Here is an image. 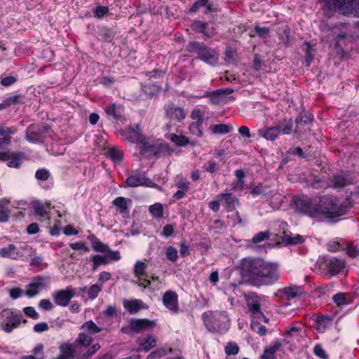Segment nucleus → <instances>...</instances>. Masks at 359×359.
<instances>
[{"label":"nucleus","instance_id":"obj_1","mask_svg":"<svg viewBox=\"0 0 359 359\" xmlns=\"http://www.w3.org/2000/svg\"><path fill=\"white\" fill-rule=\"evenodd\" d=\"M294 202L298 212L316 219H334L344 215L348 209L346 201L328 195L314 198H298Z\"/></svg>","mask_w":359,"mask_h":359},{"label":"nucleus","instance_id":"obj_2","mask_svg":"<svg viewBox=\"0 0 359 359\" xmlns=\"http://www.w3.org/2000/svg\"><path fill=\"white\" fill-rule=\"evenodd\" d=\"M241 271L255 286L270 285L280 278L278 265L259 258H245L241 264Z\"/></svg>","mask_w":359,"mask_h":359},{"label":"nucleus","instance_id":"obj_3","mask_svg":"<svg viewBox=\"0 0 359 359\" xmlns=\"http://www.w3.org/2000/svg\"><path fill=\"white\" fill-rule=\"evenodd\" d=\"M201 318L205 327L213 333H224L230 327V318L226 311H206Z\"/></svg>","mask_w":359,"mask_h":359},{"label":"nucleus","instance_id":"obj_4","mask_svg":"<svg viewBox=\"0 0 359 359\" xmlns=\"http://www.w3.org/2000/svg\"><path fill=\"white\" fill-rule=\"evenodd\" d=\"M319 28L322 32L325 34L332 33L336 41L335 46L337 48L341 46V41L346 39L351 32L350 25L343 22L334 24L327 21H322L320 23Z\"/></svg>","mask_w":359,"mask_h":359},{"label":"nucleus","instance_id":"obj_5","mask_svg":"<svg viewBox=\"0 0 359 359\" xmlns=\"http://www.w3.org/2000/svg\"><path fill=\"white\" fill-rule=\"evenodd\" d=\"M319 28L322 32L325 34L332 33L336 41L335 46L337 48L341 46V41L346 39L351 32L350 25L343 22L334 24L327 21H322L320 23Z\"/></svg>","mask_w":359,"mask_h":359},{"label":"nucleus","instance_id":"obj_6","mask_svg":"<svg viewBox=\"0 0 359 359\" xmlns=\"http://www.w3.org/2000/svg\"><path fill=\"white\" fill-rule=\"evenodd\" d=\"M23 322V316L20 311L5 309L0 313V330L6 333H11L15 329L20 327Z\"/></svg>","mask_w":359,"mask_h":359},{"label":"nucleus","instance_id":"obj_7","mask_svg":"<svg viewBox=\"0 0 359 359\" xmlns=\"http://www.w3.org/2000/svg\"><path fill=\"white\" fill-rule=\"evenodd\" d=\"M330 11H338L344 15L353 14L359 18V0H323Z\"/></svg>","mask_w":359,"mask_h":359},{"label":"nucleus","instance_id":"obj_8","mask_svg":"<svg viewBox=\"0 0 359 359\" xmlns=\"http://www.w3.org/2000/svg\"><path fill=\"white\" fill-rule=\"evenodd\" d=\"M118 133L125 140L137 144L142 154H145L147 151L154 149V147L149 144L146 138L141 134L138 124H136L134 127L130 126L124 130H121Z\"/></svg>","mask_w":359,"mask_h":359},{"label":"nucleus","instance_id":"obj_9","mask_svg":"<svg viewBox=\"0 0 359 359\" xmlns=\"http://www.w3.org/2000/svg\"><path fill=\"white\" fill-rule=\"evenodd\" d=\"M189 52L195 53L198 58L205 63L215 65L218 62L219 53L215 49L198 41L191 42L188 46Z\"/></svg>","mask_w":359,"mask_h":359},{"label":"nucleus","instance_id":"obj_10","mask_svg":"<svg viewBox=\"0 0 359 359\" xmlns=\"http://www.w3.org/2000/svg\"><path fill=\"white\" fill-rule=\"evenodd\" d=\"M32 248L27 245L16 246L9 244L7 247L0 249V257L11 259H24L27 255H31Z\"/></svg>","mask_w":359,"mask_h":359},{"label":"nucleus","instance_id":"obj_11","mask_svg":"<svg viewBox=\"0 0 359 359\" xmlns=\"http://www.w3.org/2000/svg\"><path fill=\"white\" fill-rule=\"evenodd\" d=\"M278 225L280 230L283 231H278V232H276V236L278 237L283 243L286 245H298L304 242L305 238L303 236L299 234H295L293 236L290 232L287 233L285 231L287 226L286 222H280L278 223Z\"/></svg>","mask_w":359,"mask_h":359},{"label":"nucleus","instance_id":"obj_12","mask_svg":"<svg viewBox=\"0 0 359 359\" xmlns=\"http://www.w3.org/2000/svg\"><path fill=\"white\" fill-rule=\"evenodd\" d=\"M147 265L141 260H137L133 267V273L137 278L135 282L139 286L147 288L150 285L151 281L147 279L148 275L146 272Z\"/></svg>","mask_w":359,"mask_h":359},{"label":"nucleus","instance_id":"obj_13","mask_svg":"<svg viewBox=\"0 0 359 359\" xmlns=\"http://www.w3.org/2000/svg\"><path fill=\"white\" fill-rule=\"evenodd\" d=\"M149 187L159 188L158 185L153 183L151 180L146 177L144 174H135L128 176L124 183V187Z\"/></svg>","mask_w":359,"mask_h":359},{"label":"nucleus","instance_id":"obj_14","mask_svg":"<svg viewBox=\"0 0 359 359\" xmlns=\"http://www.w3.org/2000/svg\"><path fill=\"white\" fill-rule=\"evenodd\" d=\"M75 294V290L72 287H67L65 290L55 292L52 296L56 305L65 307Z\"/></svg>","mask_w":359,"mask_h":359},{"label":"nucleus","instance_id":"obj_15","mask_svg":"<svg viewBox=\"0 0 359 359\" xmlns=\"http://www.w3.org/2000/svg\"><path fill=\"white\" fill-rule=\"evenodd\" d=\"M163 109L165 113V117L170 121L180 122L183 121L187 116V113L184 109L177 107L175 104H165Z\"/></svg>","mask_w":359,"mask_h":359},{"label":"nucleus","instance_id":"obj_16","mask_svg":"<svg viewBox=\"0 0 359 359\" xmlns=\"http://www.w3.org/2000/svg\"><path fill=\"white\" fill-rule=\"evenodd\" d=\"M247 306L248 311L253 318L264 317L261 310L260 298L256 294H252L247 299Z\"/></svg>","mask_w":359,"mask_h":359},{"label":"nucleus","instance_id":"obj_17","mask_svg":"<svg viewBox=\"0 0 359 359\" xmlns=\"http://www.w3.org/2000/svg\"><path fill=\"white\" fill-rule=\"evenodd\" d=\"M34 213L40 217H45L46 224L50 225V213L52 209L50 202L34 201L32 204Z\"/></svg>","mask_w":359,"mask_h":359},{"label":"nucleus","instance_id":"obj_18","mask_svg":"<svg viewBox=\"0 0 359 359\" xmlns=\"http://www.w3.org/2000/svg\"><path fill=\"white\" fill-rule=\"evenodd\" d=\"M46 287V278L42 276H36L27 285L25 294L31 298L37 295L41 290Z\"/></svg>","mask_w":359,"mask_h":359},{"label":"nucleus","instance_id":"obj_19","mask_svg":"<svg viewBox=\"0 0 359 359\" xmlns=\"http://www.w3.org/2000/svg\"><path fill=\"white\" fill-rule=\"evenodd\" d=\"M163 305L169 311L177 313L179 311L178 295L172 290L166 291L162 297Z\"/></svg>","mask_w":359,"mask_h":359},{"label":"nucleus","instance_id":"obj_20","mask_svg":"<svg viewBox=\"0 0 359 359\" xmlns=\"http://www.w3.org/2000/svg\"><path fill=\"white\" fill-rule=\"evenodd\" d=\"M76 343H62L59 346L60 354L55 359H74L76 355Z\"/></svg>","mask_w":359,"mask_h":359},{"label":"nucleus","instance_id":"obj_21","mask_svg":"<svg viewBox=\"0 0 359 359\" xmlns=\"http://www.w3.org/2000/svg\"><path fill=\"white\" fill-rule=\"evenodd\" d=\"M325 266L331 276L340 273L346 266L344 260L332 257L325 260Z\"/></svg>","mask_w":359,"mask_h":359},{"label":"nucleus","instance_id":"obj_22","mask_svg":"<svg viewBox=\"0 0 359 359\" xmlns=\"http://www.w3.org/2000/svg\"><path fill=\"white\" fill-rule=\"evenodd\" d=\"M7 153L6 159L2 161H6L7 165L10 168H19L25 159V154L22 152H11L9 150L4 151Z\"/></svg>","mask_w":359,"mask_h":359},{"label":"nucleus","instance_id":"obj_23","mask_svg":"<svg viewBox=\"0 0 359 359\" xmlns=\"http://www.w3.org/2000/svg\"><path fill=\"white\" fill-rule=\"evenodd\" d=\"M204 7V14H209L217 12V6L209 0H197L189 8V13H196L201 8Z\"/></svg>","mask_w":359,"mask_h":359},{"label":"nucleus","instance_id":"obj_24","mask_svg":"<svg viewBox=\"0 0 359 359\" xmlns=\"http://www.w3.org/2000/svg\"><path fill=\"white\" fill-rule=\"evenodd\" d=\"M104 111L109 118L121 120L123 112V107L116 103H109L104 105Z\"/></svg>","mask_w":359,"mask_h":359},{"label":"nucleus","instance_id":"obj_25","mask_svg":"<svg viewBox=\"0 0 359 359\" xmlns=\"http://www.w3.org/2000/svg\"><path fill=\"white\" fill-rule=\"evenodd\" d=\"M25 138L32 143H41L43 140L42 131L38 126L34 125L26 129Z\"/></svg>","mask_w":359,"mask_h":359},{"label":"nucleus","instance_id":"obj_26","mask_svg":"<svg viewBox=\"0 0 359 359\" xmlns=\"http://www.w3.org/2000/svg\"><path fill=\"white\" fill-rule=\"evenodd\" d=\"M219 201H223L226 210L228 212H232L235 210L236 206L239 204V200L231 193H223L217 196Z\"/></svg>","mask_w":359,"mask_h":359},{"label":"nucleus","instance_id":"obj_27","mask_svg":"<svg viewBox=\"0 0 359 359\" xmlns=\"http://www.w3.org/2000/svg\"><path fill=\"white\" fill-rule=\"evenodd\" d=\"M259 137L264 138L269 141L276 140L280 134V128L276 126L268 127L266 128H260L257 130Z\"/></svg>","mask_w":359,"mask_h":359},{"label":"nucleus","instance_id":"obj_28","mask_svg":"<svg viewBox=\"0 0 359 359\" xmlns=\"http://www.w3.org/2000/svg\"><path fill=\"white\" fill-rule=\"evenodd\" d=\"M123 307L128 311L130 314H136L141 309H146L144 303L141 299H123Z\"/></svg>","mask_w":359,"mask_h":359},{"label":"nucleus","instance_id":"obj_29","mask_svg":"<svg viewBox=\"0 0 359 359\" xmlns=\"http://www.w3.org/2000/svg\"><path fill=\"white\" fill-rule=\"evenodd\" d=\"M16 132L15 128L6 126H0V151H3V146L9 145L11 142V135Z\"/></svg>","mask_w":359,"mask_h":359},{"label":"nucleus","instance_id":"obj_30","mask_svg":"<svg viewBox=\"0 0 359 359\" xmlns=\"http://www.w3.org/2000/svg\"><path fill=\"white\" fill-rule=\"evenodd\" d=\"M132 330L139 332L154 327V323L148 319H133L130 321Z\"/></svg>","mask_w":359,"mask_h":359},{"label":"nucleus","instance_id":"obj_31","mask_svg":"<svg viewBox=\"0 0 359 359\" xmlns=\"http://www.w3.org/2000/svg\"><path fill=\"white\" fill-rule=\"evenodd\" d=\"M352 183L351 179L347 177L345 174L339 173L333 176L330 187L333 188H342Z\"/></svg>","mask_w":359,"mask_h":359},{"label":"nucleus","instance_id":"obj_32","mask_svg":"<svg viewBox=\"0 0 359 359\" xmlns=\"http://www.w3.org/2000/svg\"><path fill=\"white\" fill-rule=\"evenodd\" d=\"M148 211L154 219H160L163 217V206L161 203H156L149 205Z\"/></svg>","mask_w":359,"mask_h":359},{"label":"nucleus","instance_id":"obj_33","mask_svg":"<svg viewBox=\"0 0 359 359\" xmlns=\"http://www.w3.org/2000/svg\"><path fill=\"white\" fill-rule=\"evenodd\" d=\"M280 128V134L290 135L293 131V121L292 118H283L282 121L277 125Z\"/></svg>","mask_w":359,"mask_h":359},{"label":"nucleus","instance_id":"obj_34","mask_svg":"<svg viewBox=\"0 0 359 359\" xmlns=\"http://www.w3.org/2000/svg\"><path fill=\"white\" fill-rule=\"evenodd\" d=\"M102 285L98 283L92 285L89 288L86 287L81 288L82 292H87L88 297L90 299H95L102 291Z\"/></svg>","mask_w":359,"mask_h":359},{"label":"nucleus","instance_id":"obj_35","mask_svg":"<svg viewBox=\"0 0 359 359\" xmlns=\"http://www.w3.org/2000/svg\"><path fill=\"white\" fill-rule=\"evenodd\" d=\"M167 138L178 147H184L189 144V140L184 135H179L174 133L167 135Z\"/></svg>","mask_w":359,"mask_h":359},{"label":"nucleus","instance_id":"obj_36","mask_svg":"<svg viewBox=\"0 0 359 359\" xmlns=\"http://www.w3.org/2000/svg\"><path fill=\"white\" fill-rule=\"evenodd\" d=\"M204 96L210 97V102L213 104H220L224 100V97L222 95V91L219 90L206 92Z\"/></svg>","mask_w":359,"mask_h":359},{"label":"nucleus","instance_id":"obj_37","mask_svg":"<svg viewBox=\"0 0 359 359\" xmlns=\"http://www.w3.org/2000/svg\"><path fill=\"white\" fill-rule=\"evenodd\" d=\"M80 329L88 332L89 334H97L102 331V329L97 326L93 320H88L84 323L81 326Z\"/></svg>","mask_w":359,"mask_h":359},{"label":"nucleus","instance_id":"obj_38","mask_svg":"<svg viewBox=\"0 0 359 359\" xmlns=\"http://www.w3.org/2000/svg\"><path fill=\"white\" fill-rule=\"evenodd\" d=\"M107 155L114 162L119 163L123 159V153L120 149H118L115 147H111L107 150Z\"/></svg>","mask_w":359,"mask_h":359},{"label":"nucleus","instance_id":"obj_39","mask_svg":"<svg viewBox=\"0 0 359 359\" xmlns=\"http://www.w3.org/2000/svg\"><path fill=\"white\" fill-rule=\"evenodd\" d=\"M214 134H226L232 130V126L227 124H216L210 127Z\"/></svg>","mask_w":359,"mask_h":359},{"label":"nucleus","instance_id":"obj_40","mask_svg":"<svg viewBox=\"0 0 359 359\" xmlns=\"http://www.w3.org/2000/svg\"><path fill=\"white\" fill-rule=\"evenodd\" d=\"M156 339L153 336H148L141 344L140 349L144 351H149L156 346Z\"/></svg>","mask_w":359,"mask_h":359},{"label":"nucleus","instance_id":"obj_41","mask_svg":"<svg viewBox=\"0 0 359 359\" xmlns=\"http://www.w3.org/2000/svg\"><path fill=\"white\" fill-rule=\"evenodd\" d=\"M93 338L89 334L81 332L78 334L75 343L87 347L93 342Z\"/></svg>","mask_w":359,"mask_h":359},{"label":"nucleus","instance_id":"obj_42","mask_svg":"<svg viewBox=\"0 0 359 359\" xmlns=\"http://www.w3.org/2000/svg\"><path fill=\"white\" fill-rule=\"evenodd\" d=\"M280 346V344H278L266 348L261 356V359H276L275 353Z\"/></svg>","mask_w":359,"mask_h":359},{"label":"nucleus","instance_id":"obj_43","mask_svg":"<svg viewBox=\"0 0 359 359\" xmlns=\"http://www.w3.org/2000/svg\"><path fill=\"white\" fill-rule=\"evenodd\" d=\"M10 215V210L6 207L5 201H0V222H6L8 221Z\"/></svg>","mask_w":359,"mask_h":359},{"label":"nucleus","instance_id":"obj_44","mask_svg":"<svg viewBox=\"0 0 359 359\" xmlns=\"http://www.w3.org/2000/svg\"><path fill=\"white\" fill-rule=\"evenodd\" d=\"M287 299H294L299 292V288L297 287H287L280 290Z\"/></svg>","mask_w":359,"mask_h":359},{"label":"nucleus","instance_id":"obj_45","mask_svg":"<svg viewBox=\"0 0 359 359\" xmlns=\"http://www.w3.org/2000/svg\"><path fill=\"white\" fill-rule=\"evenodd\" d=\"M331 318L328 316H320L316 319L317 330L323 332L330 323Z\"/></svg>","mask_w":359,"mask_h":359},{"label":"nucleus","instance_id":"obj_46","mask_svg":"<svg viewBox=\"0 0 359 359\" xmlns=\"http://www.w3.org/2000/svg\"><path fill=\"white\" fill-rule=\"evenodd\" d=\"M171 352L172 348H169L168 351L164 348L157 349L148 355L147 359H159Z\"/></svg>","mask_w":359,"mask_h":359},{"label":"nucleus","instance_id":"obj_47","mask_svg":"<svg viewBox=\"0 0 359 359\" xmlns=\"http://www.w3.org/2000/svg\"><path fill=\"white\" fill-rule=\"evenodd\" d=\"M280 40L285 45L290 41V29L287 26H284L278 32Z\"/></svg>","mask_w":359,"mask_h":359},{"label":"nucleus","instance_id":"obj_48","mask_svg":"<svg viewBox=\"0 0 359 359\" xmlns=\"http://www.w3.org/2000/svg\"><path fill=\"white\" fill-rule=\"evenodd\" d=\"M189 130L194 135L197 137H201L203 135L202 123L193 122L189 124Z\"/></svg>","mask_w":359,"mask_h":359},{"label":"nucleus","instance_id":"obj_49","mask_svg":"<svg viewBox=\"0 0 359 359\" xmlns=\"http://www.w3.org/2000/svg\"><path fill=\"white\" fill-rule=\"evenodd\" d=\"M50 177V173L46 168L39 169L35 172V177L39 181H46Z\"/></svg>","mask_w":359,"mask_h":359},{"label":"nucleus","instance_id":"obj_50","mask_svg":"<svg viewBox=\"0 0 359 359\" xmlns=\"http://www.w3.org/2000/svg\"><path fill=\"white\" fill-rule=\"evenodd\" d=\"M93 269L95 270L97 266L100 264H106L109 263V260H107L105 255H96L93 257Z\"/></svg>","mask_w":359,"mask_h":359},{"label":"nucleus","instance_id":"obj_51","mask_svg":"<svg viewBox=\"0 0 359 359\" xmlns=\"http://www.w3.org/2000/svg\"><path fill=\"white\" fill-rule=\"evenodd\" d=\"M165 255L168 260L171 262H176L178 258V252L176 248L172 246L167 248Z\"/></svg>","mask_w":359,"mask_h":359},{"label":"nucleus","instance_id":"obj_52","mask_svg":"<svg viewBox=\"0 0 359 359\" xmlns=\"http://www.w3.org/2000/svg\"><path fill=\"white\" fill-rule=\"evenodd\" d=\"M113 204L120 209L121 212H125L128 208L127 203L123 197H118L113 201Z\"/></svg>","mask_w":359,"mask_h":359},{"label":"nucleus","instance_id":"obj_53","mask_svg":"<svg viewBox=\"0 0 359 359\" xmlns=\"http://www.w3.org/2000/svg\"><path fill=\"white\" fill-rule=\"evenodd\" d=\"M203 168L208 172L214 173L219 170V165L215 161H209L205 164Z\"/></svg>","mask_w":359,"mask_h":359},{"label":"nucleus","instance_id":"obj_54","mask_svg":"<svg viewBox=\"0 0 359 359\" xmlns=\"http://www.w3.org/2000/svg\"><path fill=\"white\" fill-rule=\"evenodd\" d=\"M239 351L238 346L234 342H229L225 347V353L228 355H236Z\"/></svg>","mask_w":359,"mask_h":359},{"label":"nucleus","instance_id":"obj_55","mask_svg":"<svg viewBox=\"0 0 359 359\" xmlns=\"http://www.w3.org/2000/svg\"><path fill=\"white\" fill-rule=\"evenodd\" d=\"M270 234L268 231H260L255 234L252 238V242L255 244L259 243L264 241L265 239H269Z\"/></svg>","mask_w":359,"mask_h":359},{"label":"nucleus","instance_id":"obj_56","mask_svg":"<svg viewBox=\"0 0 359 359\" xmlns=\"http://www.w3.org/2000/svg\"><path fill=\"white\" fill-rule=\"evenodd\" d=\"M23 312L25 314L34 319V320H38L40 317L38 312H36V309L32 306H27L23 309Z\"/></svg>","mask_w":359,"mask_h":359},{"label":"nucleus","instance_id":"obj_57","mask_svg":"<svg viewBox=\"0 0 359 359\" xmlns=\"http://www.w3.org/2000/svg\"><path fill=\"white\" fill-rule=\"evenodd\" d=\"M206 22L201 21V20H195L191 24V29L198 33H201L204 31L205 28Z\"/></svg>","mask_w":359,"mask_h":359},{"label":"nucleus","instance_id":"obj_58","mask_svg":"<svg viewBox=\"0 0 359 359\" xmlns=\"http://www.w3.org/2000/svg\"><path fill=\"white\" fill-rule=\"evenodd\" d=\"M346 254L353 258H355L359 255V248L352 243H348L346 245Z\"/></svg>","mask_w":359,"mask_h":359},{"label":"nucleus","instance_id":"obj_59","mask_svg":"<svg viewBox=\"0 0 359 359\" xmlns=\"http://www.w3.org/2000/svg\"><path fill=\"white\" fill-rule=\"evenodd\" d=\"M251 329L255 332L258 333L261 336H264L266 333V328L265 326L260 325L257 323H251Z\"/></svg>","mask_w":359,"mask_h":359},{"label":"nucleus","instance_id":"obj_60","mask_svg":"<svg viewBox=\"0 0 359 359\" xmlns=\"http://www.w3.org/2000/svg\"><path fill=\"white\" fill-rule=\"evenodd\" d=\"M4 101L8 107H11V105H15L21 102V96L19 95H15L4 99Z\"/></svg>","mask_w":359,"mask_h":359},{"label":"nucleus","instance_id":"obj_61","mask_svg":"<svg viewBox=\"0 0 359 359\" xmlns=\"http://www.w3.org/2000/svg\"><path fill=\"white\" fill-rule=\"evenodd\" d=\"M314 354L320 358V359H327L328 355H327L325 351L323 349L321 345L317 344L313 348Z\"/></svg>","mask_w":359,"mask_h":359},{"label":"nucleus","instance_id":"obj_62","mask_svg":"<svg viewBox=\"0 0 359 359\" xmlns=\"http://www.w3.org/2000/svg\"><path fill=\"white\" fill-rule=\"evenodd\" d=\"M176 186L179 190L187 193L189 190L190 182L185 179H180Z\"/></svg>","mask_w":359,"mask_h":359},{"label":"nucleus","instance_id":"obj_63","mask_svg":"<svg viewBox=\"0 0 359 359\" xmlns=\"http://www.w3.org/2000/svg\"><path fill=\"white\" fill-rule=\"evenodd\" d=\"M17 81L16 76H8L1 79V84L4 87H8L14 84Z\"/></svg>","mask_w":359,"mask_h":359},{"label":"nucleus","instance_id":"obj_64","mask_svg":"<svg viewBox=\"0 0 359 359\" xmlns=\"http://www.w3.org/2000/svg\"><path fill=\"white\" fill-rule=\"evenodd\" d=\"M332 299L337 306H342L346 304V295L343 293L336 294L335 295L333 296Z\"/></svg>","mask_w":359,"mask_h":359}]
</instances>
